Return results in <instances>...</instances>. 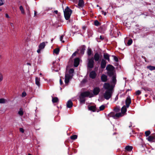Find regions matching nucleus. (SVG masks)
I'll return each instance as SVG.
<instances>
[{"label":"nucleus","mask_w":155,"mask_h":155,"mask_svg":"<svg viewBox=\"0 0 155 155\" xmlns=\"http://www.w3.org/2000/svg\"><path fill=\"white\" fill-rule=\"evenodd\" d=\"M74 71V69L71 68L69 71V74L67 73L65 74L64 81L66 84H68L69 81V80L72 78L73 76V73Z\"/></svg>","instance_id":"obj_1"},{"label":"nucleus","mask_w":155,"mask_h":155,"mask_svg":"<svg viewBox=\"0 0 155 155\" xmlns=\"http://www.w3.org/2000/svg\"><path fill=\"white\" fill-rule=\"evenodd\" d=\"M64 16L66 20H68L70 18L72 13V10L67 6L64 11Z\"/></svg>","instance_id":"obj_2"},{"label":"nucleus","mask_w":155,"mask_h":155,"mask_svg":"<svg viewBox=\"0 0 155 155\" xmlns=\"http://www.w3.org/2000/svg\"><path fill=\"white\" fill-rule=\"evenodd\" d=\"M113 93L112 89L106 90L103 94V97L105 99L108 100L111 97Z\"/></svg>","instance_id":"obj_3"},{"label":"nucleus","mask_w":155,"mask_h":155,"mask_svg":"<svg viewBox=\"0 0 155 155\" xmlns=\"http://www.w3.org/2000/svg\"><path fill=\"white\" fill-rule=\"evenodd\" d=\"M80 95L84 98L88 97H91L94 96V95L89 91H85L82 92L81 93Z\"/></svg>","instance_id":"obj_4"},{"label":"nucleus","mask_w":155,"mask_h":155,"mask_svg":"<svg viewBox=\"0 0 155 155\" xmlns=\"http://www.w3.org/2000/svg\"><path fill=\"white\" fill-rule=\"evenodd\" d=\"M94 61L93 58L88 59V61L87 63V67L89 68H92L94 67Z\"/></svg>","instance_id":"obj_5"},{"label":"nucleus","mask_w":155,"mask_h":155,"mask_svg":"<svg viewBox=\"0 0 155 155\" xmlns=\"http://www.w3.org/2000/svg\"><path fill=\"white\" fill-rule=\"evenodd\" d=\"M110 116L113 117L114 118L117 119L118 117L122 116L121 114L120 113H117L114 114L113 113H111L110 114Z\"/></svg>","instance_id":"obj_6"},{"label":"nucleus","mask_w":155,"mask_h":155,"mask_svg":"<svg viewBox=\"0 0 155 155\" xmlns=\"http://www.w3.org/2000/svg\"><path fill=\"white\" fill-rule=\"evenodd\" d=\"M131 103V99L129 96H127L125 101L126 106L127 108H128Z\"/></svg>","instance_id":"obj_7"},{"label":"nucleus","mask_w":155,"mask_h":155,"mask_svg":"<svg viewBox=\"0 0 155 155\" xmlns=\"http://www.w3.org/2000/svg\"><path fill=\"white\" fill-rule=\"evenodd\" d=\"M100 91V89L99 87H95L94 88L93 92L94 95H97Z\"/></svg>","instance_id":"obj_8"},{"label":"nucleus","mask_w":155,"mask_h":155,"mask_svg":"<svg viewBox=\"0 0 155 155\" xmlns=\"http://www.w3.org/2000/svg\"><path fill=\"white\" fill-rule=\"evenodd\" d=\"M97 76V74L95 71H92L90 73L89 77L91 78L94 79Z\"/></svg>","instance_id":"obj_9"},{"label":"nucleus","mask_w":155,"mask_h":155,"mask_svg":"<svg viewBox=\"0 0 155 155\" xmlns=\"http://www.w3.org/2000/svg\"><path fill=\"white\" fill-rule=\"evenodd\" d=\"M106 64V62L105 60L102 59L101 60V67L102 69H104L105 68Z\"/></svg>","instance_id":"obj_10"},{"label":"nucleus","mask_w":155,"mask_h":155,"mask_svg":"<svg viewBox=\"0 0 155 155\" xmlns=\"http://www.w3.org/2000/svg\"><path fill=\"white\" fill-rule=\"evenodd\" d=\"M147 139L148 141L150 142H154L155 141V136L154 135L153 136H149L147 138Z\"/></svg>","instance_id":"obj_11"},{"label":"nucleus","mask_w":155,"mask_h":155,"mask_svg":"<svg viewBox=\"0 0 155 155\" xmlns=\"http://www.w3.org/2000/svg\"><path fill=\"white\" fill-rule=\"evenodd\" d=\"M48 43V42H43L40 44L39 45V48L40 49H42L44 48L45 45L46 44H47Z\"/></svg>","instance_id":"obj_12"},{"label":"nucleus","mask_w":155,"mask_h":155,"mask_svg":"<svg viewBox=\"0 0 155 155\" xmlns=\"http://www.w3.org/2000/svg\"><path fill=\"white\" fill-rule=\"evenodd\" d=\"M110 85L109 83H104L103 85V88L104 89L107 90L108 89H112L111 88H110Z\"/></svg>","instance_id":"obj_13"},{"label":"nucleus","mask_w":155,"mask_h":155,"mask_svg":"<svg viewBox=\"0 0 155 155\" xmlns=\"http://www.w3.org/2000/svg\"><path fill=\"white\" fill-rule=\"evenodd\" d=\"M100 58V54L98 53H96L95 54L94 56V59L95 61H98Z\"/></svg>","instance_id":"obj_14"},{"label":"nucleus","mask_w":155,"mask_h":155,"mask_svg":"<svg viewBox=\"0 0 155 155\" xmlns=\"http://www.w3.org/2000/svg\"><path fill=\"white\" fill-rule=\"evenodd\" d=\"M106 69L107 71H111L114 70V68L113 66L110 64H108L107 66Z\"/></svg>","instance_id":"obj_15"},{"label":"nucleus","mask_w":155,"mask_h":155,"mask_svg":"<svg viewBox=\"0 0 155 155\" xmlns=\"http://www.w3.org/2000/svg\"><path fill=\"white\" fill-rule=\"evenodd\" d=\"M79 64V58H75L74 61V66L75 67H77Z\"/></svg>","instance_id":"obj_16"},{"label":"nucleus","mask_w":155,"mask_h":155,"mask_svg":"<svg viewBox=\"0 0 155 155\" xmlns=\"http://www.w3.org/2000/svg\"><path fill=\"white\" fill-rule=\"evenodd\" d=\"M101 80L102 82H106L107 80V76L104 74L102 75L101 77Z\"/></svg>","instance_id":"obj_17"},{"label":"nucleus","mask_w":155,"mask_h":155,"mask_svg":"<svg viewBox=\"0 0 155 155\" xmlns=\"http://www.w3.org/2000/svg\"><path fill=\"white\" fill-rule=\"evenodd\" d=\"M107 74L108 76L110 77H112L114 76V75H116L115 73V70L107 71Z\"/></svg>","instance_id":"obj_18"},{"label":"nucleus","mask_w":155,"mask_h":155,"mask_svg":"<svg viewBox=\"0 0 155 155\" xmlns=\"http://www.w3.org/2000/svg\"><path fill=\"white\" fill-rule=\"evenodd\" d=\"M66 105L68 108H71L72 107L73 103L71 100H69L67 102Z\"/></svg>","instance_id":"obj_19"},{"label":"nucleus","mask_w":155,"mask_h":155,"mask_svg":"<svg viewBox=\"0 0 155 155\" xmlns=\"http://www.w3.org/2000/svg\"><path fill=\"white\" fill-rule=\"evenodd\" d=\"M88 109L89 110L92 111L93 112H95L96 110V107L95 106H92L88 107Z\"/></svg>","instance_id":"obj_20"},{"label":"nucleus","mask_w":155,"mask_h":155,"mask_svg":"<svg viewBox=\"0 0 155 155\" xmlns=\"http://www.w3.org/2000/svg\"><path fill=\"white\" fill-rule=\"evenodd\" d=\"M80 101L81 104H84L85 103V100L84 97H82L81 95L80 96Z\"/></svg>","instance_id":"obj_21"},{"label":"nucleus","mask_w":155,"mask_h":155,"mask_svg":"<svg viewBox=\"0 0 155 155\" xmlns=\"http://www.w3.org/2000/svg\"><path fill=\"white\" fill-rule=\"evenodd\" d=\"M104 57L105 59L107 60L108 61H110V56L107 53H106L104 54Z\"/></svg>","instance_id":"obj_22"},{"label":"nucleus","mask_w":155,"mask_h":155,"mask_svg":"<svg viewBox=\"0 0 155 155\" xmlns=\"http://www.w3.org/2000/svg\"><path fill=\"white\" fill-rule=\"evenodd\" d=\"M126 106L124 105L121 108V111L122 114H124L125 113L127 110Z\"/></svg>","instance_id":"obj_23"},{"label":"nucleus","mask_w":155,"mask_h":155,"mask_svg":"<svg viewBox=\"0 0 155 155\" xmlns=\"http://www.w3.org/2000/svg\"><path fill=\"white\" fill-rule=\"evenodd\" d=\"M35 83L38 87L40 86V78L37 77L35 78Z\"/></svg>","instance_id":"obj_24"},{"label":"nucleus","mask_w":155,"mask_h":155,"mask_svg":"<svg viewBox=\"0 0 155 155\" xmlns=\"http://www.w3.org/2000/svg\"><path fill=\"white\" fill-rule=\"evenodd\" d=\"M84 3L83 0H79L78 5L80 7H82L84 5Z\"/></svg>","instance_id":"obj_25"},{"label":"nucleus","mask_w":155,"mask_h":155,"mask_svg":"<svg viewBox=\"0 0 155 155\" xmlns=\"http://www.w3.org/2000/svg\"><path fill=\"white\" fill-rule=\"evenodd\" d=\"M132 149V147L129 146H127L125 148V149H126V150L129 151H131Z\"/></svg>","instance_id":"obj_26"},{"label":"nucleus","mask_w":155,"mask_h":155,"mask_svg":"<svg viewBox=\"0 0 155 155\" xmlns=\"http://www.w3.org/2000/svg\"><path fill=\"white\" fill-rule=\"evenodd\" d=\"M112 77V82L113 83L115 84L116 83L117 80L116 79V75H114Z\"/></svg>","instance_id":"obj_27"},{"label":"nucleus","mask_w":155,"mask_h":155,"mask_svg":"<svg viewBox=\"0 0 155 155\" xmlns=\"http://www.w3.org/2000/svg\"><path fill=\"white\" fill-rule=\"evenodd\" d=\"M52 101L53 103H56L58 101V99L57 97H52Z\"/></svg>","instance_id":"obj_28"},{"label":"nucleus","mask_w":155,"mask_h":155,"mask_svg":"<svg viewBox=\"0 0 155 155\" xmlns=\"http://www.w3.org/2000/svg\"><path fill=\"white\" fill-rule=\"evenodd\" d=\"M59 49L58 48H57L54 50L53 52L54 53H55L57 55H58L59 54Z\"/></svg>","instance_id":"obj_29"},{"label":"nucleus","mask_w":155,"mask_h":155,"mask_svg":"<svg viewBox=\"0 0 155 155\" xmlns=\"http://www.w3.org/2000/svg\"><path fill=\"white\" fill-rule=\"evenodd\" d=\"M147 68L149 69L150 71H153L155 70V67L150 65L147 67Z\"/></svg>","instance_id":"obj_30"},{"label":"nucleus","mask_w":155,"mask_h":155,"mask_svg":"<svg viewBox=\"0 0 155 155\" xmlns=\"http://www.w3.org/2000/svg\"><path fill=\"white\" fill-rule=\"evenodd\" d=\"M19 9L21 11V13L22 14H25L24 10L22 6L21 5L19 7Z\"/></svg>","instance_id":"obj_31"},{"label":"nucleus","mask_w":155,"mask_h":155,"mask_svg":"<svg viewBox=\"0 0 155 155\" xmlns=\"http://www.w3.org/2000/svg\"><path fill=\"white\" fill-rule=\"evenodd\" d=\"M18 114L21 116H22L23 114V113L22 110V109L20 108L18 112Z\"/></svg>","instance_id":"obj_32"},{"label":"nucleus","mask_w":155,"mask_h":155,"mask_svg":"<svg viewBox=\"0 0 155 155\" xmlns=\"http://www.w3.org/2000/svg\"><path fill=\"white\" fill-rule=\"evenodd\" d=\"M92 54V51L91 48H88L87 49V54L88 56H90Z\"/></svg>","instance_id":"obj_33"},{"label":"nucleus","mask_w":155,"mask_h":155,"mask_svg":"<svg viewBox=\"0 0 155 155\" xmlns=\"http://www.w3.org/2000/svg\"><path fill=\"white\" fill-rule=\"evenodd\" d=\"M77 136L76 135H74L71 136L70 138L72 140H75L77 138Z\"/></svg>","instance_id":"obj_34"},{"label":"nucleus","mask_w":155,"mask_h":155,"mask_svg":"<svg viewBox=\"0 0 155 155\" xmlns=\"http://www.w3.org/2000/svg\"><path fill=\"white\" fill-rule=\"evenodd\" d=\"M6 102V100L4 98L0 99V103L4 104Z\"/></svg>","instance_id":"obj_35"},{"label":"nucleus","mask_w":155,"mask_h":155,"mask_svg":"<svg viewBox=\"0 0 155 155\" xmlns=\"http://www.w3.org/2000/svg\"><path fill=\"white\" fill-rule=\"evenodd\" d=\"M132 42H133V41H132V39H130L128 41L127 44V45L128 46H129L132 44Z\"/></svg>","instance_id":"obj_36"},{"label":"nucleus","mask_w":155,"mask_h":155,"mask_svg":"<svg viewBox=\"0 0 155 155\" xmlns=\"http://www.w3.org/2000/svg\"><path fill=\"white\" fill-rule=\"evenodd\" d=\"M150 134V130H147L145 132V134L146 137L148 136Z\"/></svg>","instance_id":"obj_37"},{"label":"nucleus","mask_w":155,"mask_h":155,"mask_svg":"<svg viewBox=\"0 0 155 155\" xmlns=\"http://www.w3.org/2000/svg\"><path fill=\"white\" fill-rule=\"evenodd\" d=\"M85 50V48L83 47L81 48V54H83L84 53V51Z\"/></svg>","instance_id":"obj_38"},{"label":"nucleus","mask_w":155,"mask_h":155,"mask_svg":"<svg viewBox=\"0 0 155 155\" xmlns=\"http://www.w3.org/2000/svg\"><path fill=\"white\" fill-rule=\"evenodd\" d=\"M105 106L104 105H101L100 107V110H104L105 108Z\"/></svg>","instance_id":"obj_39"},{"label":"nucleus","mask_w":155,"mask_h":155,"mask_svg":"<svg viewBox=\"0 0 155 155\" xmlns=\"http://www.w3.org/2000/svg\"><path fill=\"white\" fill-rule=\"evenodd\" d=\"M3 80V75L2 73L0 72V82Z\"/></svg>","instance_id":"obj_40"},{"label":"nucleus","mask_w":155,"mask_h":155,"mask_svg":"<svg viewBox=\"0 0 155 155\" xmlns=\"http://www.w3.org/2000/svg\"><path fill=\"white\" fill-rule=\"evenodd\" d=\"M94 24L95 25L98 26L99 24V22L98 21L96 20L94 22Z\"/></svg>","instance_id":"obj_41"},{"label":"nucleus","mask_w":155,"mask_h":155,"mask_svg":"<svg viewBox=\"0 0 155 155\" xmlns=\"http://www.w3.org/2000/svg\"><path fill=\"white\" fill-rule=\"evenodd\" d=\"M135 94L136 95H139L141 94V92L140 90H137Z\"/></svg>","instance_id":"obj_42"},{"label":"nucleus","mask_w":155,"mask_h":155,"mask_svg":"<svg viewBox=\"0 0 155 155\" xmlns=\"http://www.w3.org/2000/svg\"><path fill=\"white\" fill-rule=\"evenodd\" d=\"M64 36V35H62L60 37V41L62 43H64V41L62 40V39H63V38Z\"/></svg>","instance_id":"obj_43"},{"label":"nucleus","mask_w":155,"mask_h":155,"mask_svg":"<svg viewBox=\"0 0 155 155\" xmlns=\"http://www.w3.org/2000/svg\"><path fill=\"white\" fill-rule=\"evenodd\" d=\"M26 95V93L25 91H23L21 95V97H25Z\"/></svg>","instance_id":"obj_44"},{"label":"nucleus","mask_w":155,"mask_h":155,"mask_svg":"<svg viewBox=\"0 0 155 155\" xmlns=\"http://www.w3.org/2000/svg\"><path fill=\"white\" fill-rule=\"evenodd\" d=\"M112 56L114 57V60L116 62H117L118 61V58L115 56L113 55Z\"/></svg>","instance_id":"obj_45"},{"label":"nucleus","mask_w":155,"mask_h":155,"mask_svg":"<svg viewBox=\"0 0 155 155\" xmlns=\"http://www.w3.org/2000/svg\"><path fill=\"white\" fill-rule=\"evenodd\" d=\"M4 1L2 0H0V6L4 4Z\"/></svg>","instance_id":"obj_46"},{"label":"nucleus","mask_w":155,"mask_h":155,"mask_svg":"<svg viewBox=\"0 0 155 155\" xmlns=\"http://www.w3.org/2000/svg\"><path fill=\"white\" fill-rule=\"evenodd\" d=\"M19 130L21 132H22V133H23L24 132V129L22 128H20L19 129Z\"/></svg>","instance_id":"obj_47"},{"label":"nucleus","mask_w":155,"mask_h":155,"mask_svg":"<svg viewBox=\"0 0 155 155\" xmlns=\"http://www.w3.org/2000/svg\"><path fill=\"white\" fill-rule=\"evenodd\" d=\"M26 9L27 11H30L29 7L28 6V5H26Z\"/></svg>","instance_id":"obj_48"},{"label":"nucleus","mask_w":155,"mask_h":155,"mask_svg":"<svg viewBox=\"0 0 155 155\" xmlns=\"http://www.w3.org/2000/svg\"><path fill=\"white\" fill-rule=\"evenodd\" d=\"M100 38L101 40H103L104 39V36H103L101 35L100 36Z\"/></svg>","instance_id":"obj_49"},{"label":"nucleus","mask_w":155,"mask_h":155,"mask_svg":"<svg viewBox=\"0 0 155 155\" xmlns=\"http://www.w3.org/2000/svg\"><path fill=\"white\" fill-rule=\"evenodd\" d=\"M53 13H55L56 14H57L58 13V11L57 10H55L53 12Z\"/></svg>","instance_id":"obj_50"},{"label":"nucleus","mask_w":155,"mask_h":155,"mask_svg":"<svg viewBox=\"0 0 155 155\" xmlns=\"http://www.w3.org/2000/svg\"><path fill=\"white\" fill-rule=\"evenodd\" d=\"M60 83L61 85H62L63 84V82L61 79H60Z\"/></svg>","instance_id":"obj_51"},{"label":"nucleus","mask_w":155,"mask_h":155,"mask_svg":"<svg viewBox=\"0 0 155 155\" xmlns=\"http://www.w3.org/2000/svg\"><path fill=\"white\" fill-rule=\"evenodd\" d=\"M102 14H103L104 15H106V12H104V11H102Z\"/></svg>","instance_id":"obj_52"},{"label":"nucleus","mask_w":155,"mask_h":155,"mask_svg":"<svg viewBox=\"0 0 155 155\" xmlns=\"http://www.w3.org/2000/svg\"><path fill=\"white\" fill-rule=\"evenodd\" d=\"M5 17L7 18H9V16L7 14H5Z\"/></svg>","instance_id":"obj_53"},{"label":"nucleus","mask_w":155,"mask_h":155,"mask_svg":"<svg viewBox=\"0 0 155 155\" xmlns=\"http://www.w3.org/2000/svg\"><path fill=\"white\" fill-rule=\"evenodd\" d=\"M41 50V49H40L39 48V49L37 50V52L38 53H39Z\"/></svg>","instance_id":"obj_54"},{"label":"nucleus","mask_w":155,"mask_h":155,"mask_svg":"<svg viewBox=\"0 0 155 155\" xmlns=\"http://www.w3.org/2000/svg\"><path fill=\"white\" fill-rule=\"evenodd\" d=\"M27 14L29 16H30V11H27Z\"/></svg>","instance_id":"obj_55"},{"label":"nucleus","mask_w":155,"mask_h":155,"mask_svg":"<svg viewBox=\"0 0 155 155\" xmlns=\"http://www.w3.org/2000/svg\"><path fill=\"white\" fill-rule=\"evenodd\" d=\"M10 25H11V26H12V27L14 26V25H13V23L11 22V23H10Z\"/></svg>","instance_id":"obj_56"},{"label":"nucleus","mask_w":155,"mask_h":155,"mask_svg":"<svg viewBox=\"0 0 155 155\" xmlns=\"http://www.w3.org/2000/svg\"><path fill=\"white\" fill-rule=\"evenodd\" d=\"M76 55V52H75L72 55V56H75Z\"/></svg>","instance_id":"obj_57"},{"label":"nucleus","mask_w":155,"mask_h":155,"mask_svg":"<svg viewBox=\"0 0 155 155\" xmlns=\"http://www.w3.org/2000/svg\"><path fill=\"white\" fill-rule=\"evenodd\" d=\"M38 63H39V64H40L41 63V61L39 60V59L38 60Z\"/></svg>","instance_id":"obj_58"},{"label":"nucleus","mask_w":155,"mask_h":155,"mask_svg":"<svg viewBox=\"0 0 155 155\" xmlns=\"http://www.w3.org/2000/svg\"><path fill=\"white\" fill-rule=\"evenodd\" d=\"M117 99H118V97L117 96H116V97L115 98V101H116Z\"/></svg>","instance_id":"obj_59"},{"label":"nucleus","mask_w":155,"mask_h":155,"mask_svg":"<svg viewBox=\"0 0 155 155\" xmlns=\"http://www.w3.org/2000/svg\"><path fill=\"white\" fill-rule=\"evenodd\" d=\"M27 64L28 65H30V66H31V63H27Z\"/></svg>","instance_id":"obj_60"},{"label":"nucleus","mask_w":155,"mask_h":155,"mask_svg":"<svg viewBox=\"0 0 155 155\" xmlns=\"http://www.w3.org/2000/svg\"><path fill=\"white\" fill-rule=\"evenodd\" d=\"M36 13H37L35 11V12H34V16H35L36 15Z\"/></svg>","instance_id":"obj_61"},{"label":"nucleus","mask_w":155,"mask_h":155,"mask_svg":"<svg viewBox=\"0 0 155 155\" xmlns=\"http://www.w3.org/2000/svg\"><path fill=\"white\" fill-rule=\"evenodd\" d=\"M56 62V61H55H55L53 62V65H54L55 62Z\"/></svg>","instance_id":"obj_62"},{"label":"nucleus","mask_w":155,"mask_h":155,"mask_svg":"<svg viewBox=\"0 0 155 155\" xmlns=\"http://www.w3.org/2000/svg\"><path fill=\"white\" fill-rule=\"evenodd\" d=\"M2 58V55L0 54V59H1Z\"/></svg>","instance_id":"obj_63"},{"label":"nucleus","mask_w":155,"mask_h":155,"mask_svg":"<svg viewBox=\"0 0 155 155\" xmlns=\"http://www.w3.org/2000/svg\"><path fill=\"white\" fill-rule=\"evenodd\" d=\"M53 39H52L51 40V42L52 43L53 41Z\"/></svg>","instance_id":"obj_64"}]
</instances>
